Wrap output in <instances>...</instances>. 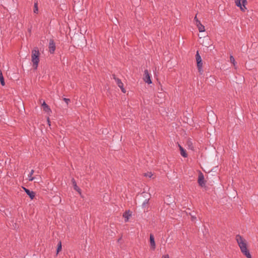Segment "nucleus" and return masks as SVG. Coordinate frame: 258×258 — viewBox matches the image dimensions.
Listing matches in <instances>:
<instances>
[{
    "label": "nucleus",
    "mask_w": 258,
    "mask_h": 258,
    "mask_svg": "<svg viewBox=\"0 0 258 258\" xmlns=\"http://www.w3.org/2000/svg\"><path fill=\"white\" fill-rule=\"evenodd\" d=\"M190 215L191 216V220L192 221H194L196 220V217L195 215H193L191 214H190Z\"/></svg>",
    "instance_id": "nucleus-26"
},
{
    "label": "nucleus",
    "mask_w": 258,
    "mask_h": 258,
    "mask_svg": "<svg viewBox=\"0 0 258 258\" xmlns=\"http://www.w3.org/2000/svg\"><path fill=\"white\" fill-rule=\"evenodd\" d=\"M194 21H195V24L197 23V21H199L197 17V16H195L194 18Z\"/></svg>",
    "instance_id": "nucleus-28"
},
{
    "label": "nucleus",
    "mask_w": 258,
    "mask_h": 258,
    "mask_svg": "<svg viewBox=\"0 0 258 258\" xmlns=\"http://www.w3.org/2000/svg\"><path fill=\"white\" fill-rule=\"evenodd\" d=\"M132 216V212L130 211H126L125 213H124L123 215V217L124 218L125 221L127 222L128 221L129 218Z\"/></svg>",
    "instance_id": "nucleus-12"
},
{
    "label": "nucleus",
    "mask_w": 258,
    "mask_h": 258,
    "mask_svg": "<svg viewBox=\"0 0 258 258\" xmlns=\"http://www.w3.org/2000/svg\"><path fill=\"white\" fill-rule=\"evenodd\" d=\"M47 122H48V125H50V122L49 118H47Z\"/></svg>",
    "instance_id": "nucleus-30"
},
{
    "label": "nucleus",
    "mask_w": 258,
    "mask_h": 258,
    "mask_svg": "<svg viewBox=\"0 0 258 258\" xmlns=\"http://www.w3.org/2000/svg\"><path fill=\"white\" fill-rule=\"evenodd\" d=\"M33 12L34 13H37L38 12L37 3H35V4H34V8Z\"/></svg>",
    "instance_id": "nucleus-23"
},
{
    "label": "nucleus",
    "mask_w": 258,
    "mask_h": 258,
    "mask_svg": "<svg viewBox=\"0 0 258 258\" xmlns=\"http://www.w3.org/2000/svg\"><path fill=\"white\" fill-rule=\"evenodd\" d=\"M72 182L74 189L79 193H81V189L77 186V183L74 179H72Z\"/></svg>",
    "instance_id": "nucleus-14"
},
{
    "label": "nucleus",
    "mask_w": 258,
    "mask_h": 258,
    "mask_svg": "<svg viewBox=\"0 0 258 258\" xmlns=\"http://www.w3.org/2000/svg\"><path fill=\"white\" fill-rule=\"evenodd\" d=\"M0 82H1V84L2 86H4L5 85V83L4 81V78L3 76L2 71H0Z\"/></svg>",
    "instance_id": "nucleus-17"
},
{
    "label": "nucleus",
    "mask_w": 258,
    "mask_h": 258,
    "mask_svg": "<svg viewBox=\"0 0 258 258\" xmlns=\"http://www.w3.org/2000/svg\"><path fill=\"white\" fill-rule=\"evenodd\" d=\"M196 57L197 62H202V61L201 57L198 51L197 52V54H196Z\"/></svg>",
    "instance_id": "nucleus-19"
},
{
    "label": "nucleus",
    "mask_w": 258,
    "mask_h": 258,
    "mask_svg": "<svg viewBox=\"0 0 258 258\" xmlns=\"http://www.w3.org/2000/svg\"><path fill=\"white\" fill-rule=\"evenodd\" d=\"M40 53L38 48H34L31 53V62L32 63V67L34 70H36L38 66V63L40 61L39 56Z\"/></svg>",
    "instance_id": "nucleus-2"
},
{
    "label": "nucleus",
    "mask_w": 258,
    "mask_h": 258,
    "mask_svg": "<svg viewBox=\"0 0 258 258\" xmlns=\"http://www.w3.org/2000/svg\"><path fill=\"white\" fill-rule=\"evenodd\" d=\"M148 201H149V199L148 200H145V201H144V202L143 204V207H146V205H147L148 203Z\"/></svg>",
    "instance_id": "nucleus-25"
},
{
    "label": "nucleus",
    "mask_w": 258,
    "mask_h": 258,
    "mask_svg": "<svg viewBox=\"0 0 258 258\" xmlns=\"http://www.w3.org/2000/svg\"><path fill=\"white\" fill-rule=\"evenodd\" d=\"M143 80L146 83H148V84H150L152 83V81L151 79V76L149 74L148 70H146L144 71Z\"/></svg>",
    "instance_id": "nucleus-4"
},
{
    "label": "nucleus",
    "mask_w": 258,
    "mask_h": 258,
    "mask_svg": "<svg viewBox=\"0 0 258 258\" xmlns=\"http://www.w3.org/2000/svg\"><path fill=\"white\" fill-rule=\"evenodd\" d=\"M235 5L240 8L242 12H245L247 9L245 5L247 4V0H236L235 2Z\"/></svg>",
    "instance_id": "nucleus-3"
},
{
    "label": "nucleus",
    "mask_w": 258,
    "mask_h": 258,
    "mask_svg": "<svg viewBox=\"0 0 258 258\" xmlns=\"http://www.w3.org/2000/svg\"><path fill=\"white\" fill-rule=\"evenodd\" d=\"M61 250V243L59 241L57 244V251L56 254L58 253V252Z\"/></svg>",
    "instance_id": "nucleus-20"
},
{
    "label": "nucleus",
    "mask_w": 258,
    "mask_h": 258,
    "mask_svg": "<svg viewBox=\"0 0 258 258\" xmlns=\"http://www.w3.org/2000/svg\"><path fill=\"white\" fill-rule=\"evenodd\" d=\"M42 106L43 107V109L44 111L46 112H51V109L49 107V106L46 104V103L45 102V101H43L42 104Z\"/></svg>",
    "instance_id": "nucleus-13"
},
{
    "label": "nucleus",
    "mask_w": 258,
    "mask_h": 258,
    "mask_svg": "<svg viewBox=\"0 0 258 258\" xmlns=\"http://www.w3.org/2000/svg\"><path fill=\"white\" fill-rule=\"evenodd\" d=\"M198 183L202 187L205 186V181L204 180V176L202 173L200 172L198 177Z\"/></svg>",
    "instance_id": "nucleus-5"
},
{
    "label": "nucleus",
    "mask_w": 258,
    "mask_h": 258,
    "mask_svg": "<svg viewBox=\"0 0 258 258\" xmlns=\"http://www.w3.org/2000/svg\"><path fill=\"white\" fill-rule=\"evenodd\" d=\"M197 67L198 69V71L200 73H202L203 70H202V66H203V63L202 62H197Z\"/></svg>",
    "instance_id": "nucleus-16"
},
{
    "label": "nucleus",
    "mask_w": 258,
    "mask_h": 258,
    "mask_svg": "<svg viewBox=\"0 0 258 258\" xmlns=\"http://www.w3.org/2000/svg\"><path fill=\"white\" fill-rule=\"evenodd\" d=\"M63 100L66 102V103L68 104L69 102H70V99L68 98H64Z\"/></svg>",
    "instance_id": "nucleus-27"
},
{
    "label": "nucleus",
    "mask_w": 258,
    "mask_h": 258,
    "mask_svg": "<svg viewBox=\"0 0 258 258\" xmlns=\"http://www.w3.org/2000/svg\"><path fill=\"white\" fill-rule=\"evenodd\" d=\"M196 25L198 27V30L200 32H203L205 31L204 26L201 24L200 21H197V23L196 24Z\"/></svg>",
    "instance_id": "nucleus-10"
},
{
    "label": "nucleus",
    "mask_w": 258,
    "mask_h": 258,
    "mask_svg": "<svg viewBox=\"0 0 258 258\" xmlns=\"http://www.w3.org/2000/svg\"><path fill=\"white\" fill-rule=\"evenodd\" d=\"M178 146L179 148L181 155L184 157H186L187 154L186 153L185 150L180 145H178Z\"/></svg>",
    "instance_id": "nucleus-15"
},
{
    "label": "nucleus",
    "mask_w": 258,
    "mask_h": 258,
    "mask_svg": "<svg viewBox=\"0 0 258 258\" xmlns=\"http://www.w3.org/2000/svg\"><path fill=\"white\" fill-rule=\"evenodd\" d=\"M230 61L231 63L233 64L234 66H235L236 61L234 57L232 55L230 56Z\"/></svg>",
    "instance_id": "nucleus-22"
},
{
    "label": "nucleus",
    "mask_w": 258,
    "mask_h": 258,
    "mask_svg": "<svg viewBox=\"0 0 258 258\" xmlns=\"http://www.w3.org/2000/svg\"><path fill=\"white\" fill-rule=\"evenodd\" d=\"M162 258H169V255L168 254H165L162 256Z\"/></svg>",
    "instance_id": "nucleus-29"
},
{
    "label": "nucleus",
    "mask_w": 258,
    "mask_h": 258,
    "mask_svg": "<svg viewBox=\"0 0 258 258\" xmlns=\"http://www.w3.org/2000/svg\"><path fill=\"white\" fill-rule=\"evenodd\" d=\"M187 144L188 146V148L190 149L191 150H194V147L192 146V143L190 141H188L187 143Z\"/></svg>",
    "instance_id": "nucleus-24"
},
{
    "label": "nucleus",
    "mask_w": 258,
    "mask_h": 258,
    "mask_svg": "<svg viewBox=\"0 0 258 258\" xmlns=\"http://www.w3.org/2000/svg\"><path fill=\"white\" fill-rule=\"evenodd\" d=\"M114 79H115L116 84H117L118 86L121 89L122 92L125 93V90L124 88H123V84L121 81L119 79L116 78L115 77H114Z\"/></svg>",
    "instance_id": "nucleus-9"
},
{
    "label": "nucleus",
    "mask_w": 258,
    "mask_h": 258,
    "mask_svg": "<svg viewBox=\"0 0 258 258\" xmlns=\"http://www.w3.org/2000/svg\"><path fill=\"white\" fill-rule=\"evenodd\" d=\"M236 240L240 247L241 251L247 257L251 258V255L247 248V242L245 239L239 235L236 236Z\"/></svg>",
    "instance_id": "nucleus-1"
},
{
    "label": "nucleus",
    "mask_w": 258,
    "mask_h": 258,
    "mask_svg": "<svg viewBox=\"0 0 258 258\" xmlns=\"http://www.w3.org/2000/svg\"><path fill=\"white\" fill-rule=\"evenodd\" d=\"M200 39L201 40V43L206 47H209L210 45V39L207 37H204L203 39H202L201 37H200Z\"/></svg>",
    "instance_id": "nucleus-6"
},
{
    "label": "nucleus",
    "mask_w": 258,
    "mask_h": 258,
    "mask_svg": "<svg viewBox=\"0 0 258 258\" xmlns=\"http://www.w3.org/2000/svg\"><path fill=\"white\" fill-rule=\"evenodd\" d=\"M48 48L50 53H53L55 49V45L53 40H50Z\"/></svg>",
    "instance_id": "nucleus-7"
},
{
    "label": "nucleus",
    "mask_w": 258,
    "mask_h": 258,
    "mask_svg": "<svg viewBox=\"0 0 258 258\" xmlns=\"http://www.w3.org/2000/svg\"><path fill=\"white\" fill-rule=\"evenodd\" d=\"M34 171L33 170H32L30 173V174L28 175V178L29 180L30 181H32L35 179L34 177H32V175L34 173Z\"/></svg>",
    "instance_id": "nucleus-18"
},
{
    "label": "nucleus",
    "mask_w": 258,
    "mask_h": 258,
    "mask_svg": "<svg viewBox=\"0 0 258 258\" xmlns=\"http://www.w3.org/2000/svg\"><path fill=\"white\" fill-rule=\"evenodd\" d=\"M25 191L26 192V194L29 196V197L33 199L34 197H35V194L33 191H30V190L26 188L25 187H23Z\"/></svg>",
    "instance_id": "nucleus-11"
},
{
    "label": "nucleus",
    "mask_w": 258,
    "mask_h": 258,
    "mask_svg": "<svg viewBox=\"0 0 258 258\" xmlns=\"http://www.w3.org/2000/svg\"><path fill=\"white\" fill-rule=\"evenodd\" d=\"M150 243L151 248L154 250L156 248V244L154 240V237L153 234H150Z\"/></svg>",
    "instance_id": "nucleus-8"
},
{
    "label": "nucleus",
    "mask_w": 258,
    "mask_h": 258,
    "mask_svg": "<svg viewBox=\"0 0 258 258\" xmlns=\"http://www.w3.org/2000/svg\"><path fill=\"white\" fill-rule=\"evenodd\" d=\"M144 176L147 177L152 178L153 176V174L151 172H148L144 173Z\"/></svg>",
    "instance_id": "nucleus-21"
}]
</instances>
